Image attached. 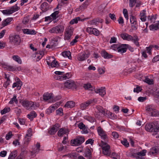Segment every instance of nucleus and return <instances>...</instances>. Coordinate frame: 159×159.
Wrapping results in <instances>:
<instances>
[{
  "mask_svg": "<svg viewBox=\"0 0 159 159\" xmlns=\"http://www.w3.org/2000/svg\"><path fill=\"white\" fill-rule=\"evenodd\" d=\"M22 106L28 110L35 109L39 107V104L38 102L32 101H25L22 102Z\"/></svg>",
  "mask_w": 159,
  "mask_h": 159,
  "instance_id": "1",
  "label": "nucleus"
},
{
  "mask_svg": "<svg viewBox=\"0 0 159 159\" xmlns=\"http://www.w3.org/2000/svg\"><path fill=\"white\" fill-rule=\"evenodd\" d=\"M61 97L59 96L54 98L52 93H45L43 95V99L48 102H52L53 101H56L60 99Z\"/></svg>",
  "mask_w": 159,
  "mask_h": 159,
  "instance_id": "2",
  "label": "nucleus"
},
{
  "mask_svg": "<svg viewBox=\"0 0 159 159\" xmlns=\"http://www.w3.org/2000/svg\"><path fill=\"white\" fill-rule=\"evenodd\" d=\"M98 135L104 142H107L108 140V137L106 132L100 126H99L97 129Z\"/></svg>",
  "mask_w": 159,
  "mask_h": 159,
  "instance_id": "3",
  "label": "nucleus"
},
{
  "mask_svg": "<svg viewBox=\"0 0 159 159\" xmlns=\"http://www.w3.org/2000/svg\"><path fill=\"white\" fill-rule=\"evenodd\" d=\"M147 150L143 149L140 152L137 153L131 152L129 156L131 157L135 158L137 159H144L143 157L145 156Z\"/></svg>",
  "mask_w": 159,
  "mask_h": 159,
  "instance_id": "4",
  "label": "nucleus"
},
{
  "mask_svg": "<svg viewBox=\"0 0 159 159\" xmlns=\"http://www.w3.org/2000/svg\"><path fill=\"white\" fill-rule=\"evenodd\" d=\"M64 28L63 25H58L51 29L49 32L51 33L62 34L64 31Z\"/></svg>",
  "mask_w": 159,
  "mask_h": 159,
  "instance_id": "5",
  "label": "nucleus"
},
{
  "mask_svg": "<svg viewBox=\"0 0 159 159\" xmlns=\"http://www.w3.org/2000/svg\"><path fill=\"white\" fill-rule=\"evenodd\" d=\"M95 115L98 118L106 116V113L104 109L100 106H97L96 107Z\"/></svg>",
  "mask_w": 159,
  "mask_h": 159,
  "instance_id": "6",
  "label": "nucleus"
},
{
  "mask_svg": "<svg viewBox=\"0 0 159 159\" xmlns=\"http://www.w3.org/2000/svg\"><path fill=\"white\" fill-rule=\"evenodd\" d=\"M100 146L102 147L103 154L107 156H109L111 153L110 146L107 144V142H104L102 140L101 141Z\"/></svg>",
  "mask_w": 159,
  "mask_h": 159,
  "instance_id": "7",
  "label": "nucleus"
},
{
  "mask_svg": "<svg viewBox=\"0 0 159 159\" xmlns=\"http://www.w3.org/2000/svg\"><path fill=\"white\" fill-rule=\"evenodd\" d=\"M10 42L15 46L20 44L21 42V39L18 35L10 36L9 37Z\"/></svg>",
  "mask_w": 159,
  "mask_h": 159,
  "instance_id": "8",
  "label": "nucleus"
},
{
  "mask_svg": "<svg viewBox=\"0 0 159 159\" xmlns=\"http://www.w3.org/2000/svg\"><path fill=\"white\" fill-rule=\"evenodd\" d=\"M84 140V138L83 137L78 136L76 139L71 140L70 143L73 146H79L83 143Z\"/></svg>",
  "mask_w": 159,
  "mask_h": 159,
  "instance_id": "9",
  "label": "nucleus"
},
{
  "mask_svg": "<svg viewBox=\"0 0 159 159\" xmlns=\"http://www.w3.org/2000/svg\"><path fill=\"white\" fill-rule=\"evenodd\" d=\"M74 28L71 27H68L65 32L64 39L68 40L70 39L73 33Z\"/></svg>",
  "mask_w": 159,
  "mask_h": 159,
  "instance_id": "10",
  "label": "nucleus"
},
{
  "mask_svg": "<svg viewBox=\"0 0 159 159\" xmlns=\"http://www.w3.org/2000/svg\"><path fill=\"white\" fill-rule=\"evenodd\" d=\"M130 21L132 30H137L138 28V25L136 18L134 16H131L130 18Z\"/></svg>",
  "mask_w": 159,
  "mask_h": 159,
  "instance_id": "11",
  "label": "nucleus"
},
{
  "mask_svg": "<svg viewBox=\"0 0 159 159\" xmlns=\"http://www.w3.org/2000/svg\"><path fill=\"white\" fill-rule=\"evenodd\" d=\"M64 86L68 89H75L76 86L74 82L72 80H67L64 83Z\"/></svg>",
  "mask_w": 159,
  "mask_h": 159,
  "instance_id": "12",
  "label": "nucleus"
},
{
  "mask_svg": "<svg viewBox=\"0 0 159 159\" xmlns=\"http://www.w3.org/2000/svg\"><path fill=\"white\" fill-rule=\"evenodd\" d=\"M89 56V52L86 54L84 52H82L78 54L77 59L79 61H83L88 58Z\"/></svg>",
  "mask_w": 159,
  "mask_h": 159,
  "instance_id": "13",
  "label": "nucleus"
},
{
  "mask_svg": "<svg viewBox=\"0 0 159 159\" xmlns=\"http://www.w3.org/2000/svg\"><path fill=\"white\" fill-rule=\"evenodd\" d=\"M60 127V125L58 124H56L48 131V133L51 134H54L58 130Z\"/></svg>",
  "mask_w": 159,
  "mask_h": 159,
  "instance_id": "14",
  "label": "nucleus"
},
{
  "mask_svg": "<svg viewBox=\"0 0 159 159\" xmlns=\"http://www.w3.org/2000/svg\"><path fill=\"white\" fill-rule=\"evenodd\" d=\"M159 153V147H155L151 148L148 154L151 156H155L157 154Z\"/></svg>",
  "mask_w": 159,
  "mask_h": 159,
  "instance_id": "15",
  "label": "nucleus"
},
{
  "mask_svg": "<svg viewBox=\"0 0 159 159\" xmlns=\"http://www.w3.org/2000/svg\"><path fill=\"white\" fill-rule=\"evenodd\" d=\"M128 46V44H122L118 47V52L121 53L125 52L127 49V47Z\"/></svg>",
  "mask_w": 159,
  "mask_h": 159,
  "instance_id": "16",
  "label": "nucleus"
},
{
  "mask_svg": "<svg viewBox=\"0 0 159 159\" xmlns=\"http://www.w3.org/2000/svg\"><path fill=\"white\" fill-rule=\"evenodd\" d=\"M95 92L97 93H99L102 97H103L106 93L105 88V87H102L99 89H95Z\"/></svg>",
  "mask_w": 159,
  "mask_h": 159,
  "instance_id": "17",
  "label": "nucleus"
},
{
  "mask_svg": "<svg viewBox=\"0 0 159 159\" xmlns=\"http://www.w3.org/2000/svg\"><path fill=\"white\" fill-rule=\"evenodd\" d=\"M69 132L68 129L64 128H61L57 132L58 136L62 137L65 134H68Z\"/></svg>",
  "mask_w": 159,
  "mask_h": 159,
  "instance_id": "18",
  "label": "nucleus"
},
{
  "mask_svg": "<svg viewBox=\"0 0 159 159\" xmlns=\"http://www.w3.org/2000/svg\"><path fill=\"white\" fill-rule=\"evenodd\" d=\"M154 124L152 123H148L145 126V129L147 131L154 132Z\"/></svg>",
  "mask_w": 159,
  "mask_h": 159,
  "instance_id": "19",
  "label": "nucleus"
},
{
  "mask_svg": "<svg viewBox=\"0 0 159 159\" xmlns=\"http://www.w3.org/2000/svg\"><path fill=\"white\" fill-rule=\"evenodd\" d=\"M51 8L50 6L46 2L43 3L40 6L41 9L43 12H45Z\"/></svg>",
  "mask_w": 159,
  "mask_h": 159,
  "instance_id": "20",
  "label": "nucleus"
},
{
  "mask_svg": "<svg viewBox=\"0 0 159 159\" xmlns=\"http://www.w3.org/2000/svg\"><path fill=\"white\" fill-rule=\"evenodd\" d=\"M121 38L124 40H126L128 41L133 40V37L127 33H124L120 34Z\"/></svg>",
  "mask_w": 159,
  "mask_h": 159,
  "instance_id": "21",
  "label": "nucleus"
},
{
  "mask_svg": "<svg viewBox=\"0 0 159 159\" xmlns=\"http://www.w3.org/2000/svg\"><path fill=\"white\" fill-rule=\"evenodd\" d=\"M5 68L8 70L11 71H18L21 70V68L20 66L16 67L15 66H13L10 65H7Z\"/></svg>",
  "mask_w": 159,
  "mask_h": 159,
  "instance_id": "22",
  "label": "nucleus"
},
{
  "mask_svg": "<svg viewBox=\"0 0 159 159\" xmlns=\"http://www.w3.org/2000/svg\"><path fill=\"white\" fill-rule=\"evenodd\" d=\"M78 153L76 152H71L66 154L65 156H66L71 159H77Z\"/></svg>",
  "mask_w": 159,
  "mask_h": 159,
  "instance_id": "23",
  "label": "nucleus"
},
{
  "mask_svg": "<svg viewBox=\"0 0 159 159\" xmlns=\"http://www.w3.org/2000/svg\"><path fill=\"white\" fill-rule=\"evenodd\" d=\"M140 19L142 21H145L146 20V11L143 10L140 13L139 15Z\"/></svg>",
  "mask_w": 159,
  "mask_h": 159,
  "instance_id": "24",
  "label": "nucleus"
},
{
  "mask_svg": "<svg viewBox=\"0 0 159 159\" xmlns=\"http://www.w3.org/2000/svg\"><path fill=\"white\" fill-rule=\"evenodd\" d=\"M152 75L148 76L143 75L142 74H139L138 75L137 79L139 80H152Z\"/></svg>",
  "mask_w": 159,
  "mask_h": 159,
  "instance_id": "25",
  "label": "nucleus"
},
{
  "mask_svg": "<svg viewBox=\"0 0 159 159\" xmlns=\"http://www.w3.org/2000/svg\"><path fill=\"white\" fill-rule=\"evenodd\" d=\"M71 76V74L70 73H67L63 76H58L57 80H63L70 79Z\"/></svg>",
  "mask_w": 159,
  "mask_h": 159,
  "instance_id": "26",
  "label": "nucleus"
},
{
  "mask_svg": "<svg viewBox=\"0 0 159 159\" xmlns=\"http://www.w3.org/2000/svg\"><path fill=\"white\" fill-rule=\"evenodd\" d=\"M92 101V100H89L87 101L81 103L80 104V107L81 109L82 110L85 109L91 104Z\"/></svg>",
  "mask_w": 159,
  "mask_h": 159,
  "instance_id": "27",
  "label": "nucleus"
},
{
  "mask_svg": "<svg viewBox=\"0 0 159 159\" xmlns=\"http://www.w3.org/2000/svg\"><path fill=\"white\" fill-rule=\"evenodd\" d=\"M22 30L24 34H27L34 35L36 34V31L34 30L23 29Z\"/></svg>",
  "mask_w": 159,
  "mask_h": 159,
  "instance_id": "28",
  "label": "nucleus"
},
{
  "mask_svg": "<svg viewBox=\"0 0 159 159\" xmlns=\"http://www.w3.org/2000/svg\"><path fill=\"white\" fill-rule=\"evenodd\" d=\"M152 92H151L155 95L157 98H159V87H155L153 88L152 90Z\"/></svg>",
  "mask_w": 159,
  "mask_h": 159,
  "instance_id": "29",
  "label": "nucleus"
},
{
  "mask_svg": "<svg viewBox=\"0 0 159 159\" xmlns=\"http://www.w3.org/2000/svg\"><path fill=\"white\" fill-rule=\"evenodd\" d=\"M101 55L103 57L106 59L111 58L113 57L111 55L109 54L105 50H103L102 51Z\"/></svg>",
  "mask_w": 159,
  "mask_h": 159,
  "instance_id": "30",
  "label": "nucleus"
},
{
  "mask_svg": "<svg viewBox=\"0 0 159 159\" xmlns=\"http://www.w3.org/2000/svg\"><path fill=\"white\" fill-rule=\"evenodd\" d=\"M57 107H56V104L52 105V106H50L48 109L46 110V112L47 114H49L52 113L57 108Z\"/></svg>",
  "mask_w": 159,
  "mask_h": 159,
  "instance_id": "31",
  "label": "nucleus"
},
{
  "mask_svg": "<svg viewBox=\"0 0 159 159\" xmlns=\"http://www.w3.org/2000/svg\"><path fill=\"white\" fill-rule=\"evenodd\" d=\"M84 154L85 157L88 159H91L92 158L91 152L89 148H87L86 149Z\"/></svg>",
  "mask_w": 159,
  "mask_h": 159,
  "instance_id": "32",
  "label": "nucleus"
},
{
  "mask_svg": "<svg viewBox=\"0 0 159 159\" xmlns=\"http://www.w3.org/2000/svg\"><path fill=\"white\" fill-rule=\"evenodd\" d=\"M37 116L36 112L34 111H32L28 114L27 116L31 120H33L34 118L36 117Z\"/></svg>",
  "mask_w": 159,
  "mask_h": 159,
  "instance_id": "33",
  "label": "nucleus"
},
{
  "mask_svg": "<svg viewBox=\"0 0 159 159\" xmlns=\"http://www.w3.org/2000/svg\"><path fill=\"white\" fill-rule=\"evenodd\" d=\"M12 18L11 17L7 18L2 22V25L3 27L7 25L10 24V22L12 21Z\"/></svg>",
  "mask_w": 159,
  "mask_h": 159,
  "instance_id": "34",
  "label": "nucleus"
},
{
  "mask_svg": "<svg viewBox=\"0 0 159 159\" xmlns=\"http://www.w3.org/2000/svg\"><path fill=\"white\" fill-rule=\"evenodd\" d=\"M102 19L97 18L94 19L89 21V23L91 25H96L97 22H102Z\"/></svg>",
  "mask_w": 159,
  "mask_h": 159,
  "instance_id": "35",
  "label": "nucleus"
},
{
  "mask_svg": "<svg viewBox=\"0 0 159 159\" xmlns=\"http://www.w3.org/2000/svg\"><path fill=\"white\" fill-rule=\"evenodd\" d=\"M40 143H37L36 145V146L34 148V149H33V150L32 151V153L35 154L36 153H38L39 152L40 149Z\"/></svg>",
  "mask_w": 159,
  "mask_h": 159,
  "instance_id": "36",
  "label": "nucleus"
},
{
  "mask_svg": "<svg viewBox=\"0 0 159 159\" xmlns=\"http://www.w3.org/2000/svg\"><path fill=\"white\" fill-rule=\"evenodd\" d=\"M83 87L87 90L92 91L94 89V87L89 83L84 84Z\"/></svg>",
  "mask_w": 159,
  "mask_h": 159,
  "instance_id": "37",
  "label": "nucleus"
},
{
  "mask_svg": "<svg viewBox=\"0 0 159 159\" xmlns=\"http://www.w3.org/2000/svg\"><path fill=\"white\" fill-rule=\"evenodd\" d=\"M19 9L20 8L17 6V4H16L10 8V11H11L12 14L18 11Z\"/></svg>",
  "mask_w": 159,
  "mask_h": 159,
  "instance_id": "38",
  "label": "nucleus"
},
{
  "mask_svg": "<svg viewBox=\"0 0 159 159\" xmlns=\"http://www.w3.org/2000/svg\"><path fill=\"white\" fill-rule=\"evenodd\" d=\"M149 28L151 30H157L159 29V24H156L154 25H152L149 26Z\"/></svg>",
  "mask_w": 159,
  "mask_h": 159,
  "instance_id": "39",
  "label": "nucleus"
},
{
  "mask_svg": "<svg viewBox=\"0 0 159 159\" xmlns=\"http://www.w3.org/2000/svg\"><path fill=\"white\" fill-rule=\"evenodd\" d=\"M75 106V103L73 101L68 102L65 104V107L67 108H72Z\"/></svg>",
  "mask_w": 159,
  "mask_h": 159,
  "instance_id": "40",
  "label": "nucleus"
},
{
  "mask_svg": "<svg viewBox=\"0 0 159 159\" xmlns=\"http://www.w3.org/2000/svg\"><path fill=\"white\" fill-rule=\"evenodd\" d=\"M108 156L113 159H119L120 158V156L115 152H113L111 154L110 153Z\"/></svg>",
  "mask_w": 159,
  "mask_h": 159,
  "instance_id": "41",
  "label": "nucleus"
},
{
  "mask_svg": "<svg viewBox=\"0 0 159 159\" xmlns=\"http://www.w3.org/2000/svg\"><path fill=\"white\" fill-rule=\"evenodd\" d=\"M154 108L153 105H148L145 107L146 110L148 112L149 114L153 111Z\"/></svg>",
  "mask_w": 159,
  "mask_h": 159,
  "instance_id": "42",
  "label": "nucleus"
},
{
  "mask_svg": "<svg viewBox=\"0 0 159 159\" xmlns=\"http://www.w3.org/2000/svg\"><path fill=\"white\" fill-rule=\"evenodd\" d=\"M17 155V152L16 150H15L11 153L8 159H14Z\"/></svg>",
  "mask_w": 159,
  "mask_h": 159,
  "instance_id": "43",
  "label": "nucleus"
},
{
  "mask_svg": "<svg viewBox=\"0 0 159 159\" xmlns=\"http://www.w3.org/2000/svg\"><path fill=\"white\" fill-rule=\"evenodd\" d=\"M12 58L14 60L20 64H21L22 63V61L20 58L17 55H14L12 56Z\"/></svg>",
  "mask_w": 159,
  "mask_h": 159,
  "instance_id": "44",
  "label": "nucleus"
},
{
  "mask_svg": "<svg viewBox=\"0 0 159 159\" xmlns=\"http://www.w3.org/2000/svg\"><path fill=\"white\" fill-rule=\"evenodd\" d=\"M17 96L16 95H14L13 97L11 98L9 102V103L10 104H13L14 102L16 104L18 103V100L16 98Z\"/></svg>",
  "mask_w": 159,
  "mask_h": 159,
  "instance_id": "45",
  "label": "nucleus"
},
{
  "mask_svg": "<svg viewBox=\"0 0 159 159\" xmlns=\"http://www.w3.org/2000/svg\"><path fill=\"white\" fill-rule=\"evenodd\" d=\"M22 85V82L20 81V80H19V81H17L16 82L13 83L12 85V87L14 88L15 87H17V88L20 87V88Z\"/></svg>",
  "mask_w": 159,
  "mask_h": 159,
  "instance_id": "46",
  "label": "nucleus"
},
{
  "mask_svg": "<svg viewBox=\"0 0 159 159\" xmlns=\"http://www.w3.org/2000/svg\"><path fill=\"white\" fill-rule=\"evenodd\" d=\"M50 66L52 67H57L59 66V65L58 63V62L56 61L55 58L51 62Z\"/></svg>",
  "mask_w": 159,
  "mask_h": 159,
  "instance_id": "47",
  "label": "nucleus"
},
{
  "mask_svg": "<svg viewBox=\"0 0 159 159\" xmlns=\"http://www.w3.org/2000/svg\"><path fill=\"white\" fill-rule=\"evenodd\" d=\"M62 56L64 57H68L70 59L71 57L70 52V51H65L62 53Z\"/></svg>",
  "mask_w": 159,
  "mask_h": 159,
  "instance_id": "48",
  "label": "nucleus"
},
{
  "mask_svg": "<svg viewBox=\"0 0 159 159\" xmlns=\"http://www.w3.org/2000/svg\"><path fill=\"white\" fill-rule=\"evenodd\" d=\"M80 17H77L75 18L74 19L70 21V24L71 25H73L74 24H76L78 23V20H80Z\"/></svg>",
  "mask_w": 159,
  "mask_h": 159,
  "instance_id": "49",
  "label": "nucleus"
},
{
  "mask_svg": "<svg viewBox=\"0 0 159 159\" xmlns=\"http://www.w3.org/2000/svg\"><path fill=\"white\" fill-rule=\"evenodd\" d=\"M56 113L57 115L60 116H62L63 115V110L62 108L60 107L56 111Z\"/></svg>",
  "mask_w": 159,
  "mask_h": 159,
  "instance_id": "50",
  "label": "nucleus"
},
{
  "mask_svg": "<svg viewBox=\"0 0 159 159\" xmlns=\"http://www.w3.org/2000/svg\"><path fill=\"white\" fill-rule=\"evenodd\" d=\"M1 12L5 15H8L12 14V13L9 9H6L1 11Z\"/></svg>",
  "mask_w": 159,
  "mask_h": 159,
  "instance_id": "51",
  "label": "nucleus"
},
{
  "mask_svg": "<svg viewBox=\"0 0 159 159\" xmlns=\"http://www.w3.org/2000/svg\"><path fill=\"white\" fill-rule=\"evenodd\" d=\"M92 34H93L95 36H98L100 34V32L97 29L93 28L92 30Z\"/></svg>",
  "mask_w": 159,
  "mask_h": 159,
  "instance_id": "52",
  "label": "nucleus"
},
{
  "mask_svg": "<svg viewBox=\"0 0 159 159\" xmlns=\"http://www.w3.org/2000/svg\"><path fill=\"white\" fill-rule=\"evenodd\" d=\"M150 115L152 116H159V112L154 108Z\"/></svg>",
  "mask_w": 159,
  "mask_h": 159,
  "instance_id": "53",
  "label": "nucleus"
},
{
  "mask_svg": "<svg viewBox=\"0 0 159 159\" xmlns=\"http://www.w3.org/2000/svg\"><path fill=\"white\" fill-rule=\"evenodd\" d=\"M10 111V107H5L1 111V113L2 115L5 114Z\"/></svg>",
  "mask_w": 159,
  "mask_h": 159,
  "instance_id": "54",
  "label": "nucleus"
},
{
  "mask_svg": "<svg viewBox=\"0 0 159 159\" xmlns=\"http://www.w3.org/2000/svg\"><path fill=\"white\" fill-rule=\"evenodd\" d=\"M121 143L125 147H128L129 146V144L127 140L126 139H124L121 141Z\"/></svg>",
  "mask_w": 159,
  "mask_h": 159,
  "instance_id": "55",
  "label": "nucleus"
},
{
  "mask_svg": "<svg viewBox=\"0 0 159 159\" xmlns=\"http://www.w3.org/2000/svg\"><path fill=\"white\" fill-rule=\"evenodd\" d=\"M55 57H49L47 60V64L49 66H50L51 62L54 59Z\"/></svg>",
  "mask_w": 159,
  "mask_h": 159,
  "instance_id": "56",
  "label": "nucleus"
},
{
  "mask_svg": "<svg viewBox=\"0 0 159 159\" xmlns=\"http://www.w3.org/2000/svg\"><path fill=\"white\" fill-rule=\"evenodd\" d=\"M142 90V88L138 85H137L136 88H134V92H136L139 93L140 92H141Z\"/></svg>",
  "mask_w": 159,
  "mask_h": 159,
  "instance_id": "57",
  "label": "nucleus"
},
{
  "mask_svg": "<svg viewBox=\"0 0 159 159\" xmlns=\"http://www.w3.org/2000/svg\"><path fill=\"white\" fill-rule=\"evenodd\" d=\"M139 40V39L137 37L135 38V39H133V40L132 41L137 46L139 47V44L138 42Z\"/></svg>",
  "mask_w": 159,
  "mask_h": 159,
  "instance_id": "58",
  "label": "nucleus"
},
{
  "mask_svg": "<svg viewBox=\"0 0 159 159\" xmlns=\"http://www.w3.org/2000/svg\"><path fill=\"white\" fill-rule=\"evenodd\" d=\"M32 135L31 129H29L28 130L27 132L25 135V137L26 138L27 137H31Z\"/></svg>",
  "mask_w": 159,
  "mask_h": 159,
  "instance_id": "59",
  "label": "nucleus"
},
{
  "mask_svg": "<svg viewBox=\"0 0 159 159\" xmlns=\"http://www.w3.org/2000/svg\"><path fill=\"white\" fill-rule=\"evenodd\" d=\"M57 148L58 151H61L64 149V147L62 143H59L57 145Z\"/></svg>",
  "mask_w": 159,
  "mask_h": 159,
  "instance_id": "60",
  "label": "nucleus"
},
{
  "mask_svg": "<svg viewBox=\"0 0 159 159\" xmlns=\"http://www.w3.org/2000/svg\"><path fill=\"white\" fill-rule=\"evenodd\" d=\"M14 111L18 116L20 115V114L21 112V109L17 107L15 108Z\"/></svg>",
  "mask_w": 159,
  "mask_h": 159,
  "instance_id": "61",
  "label": "nucleus"
},
{
  "mask_svg": "<svg viewBox=\"0 0 159 159\" xmlns=\"http://www.w3.org/2000/svg\"><path fill=\"white\" fill-rule=\"evenodd\" d=\"M136 3V0H129V6L131 7H133Z\"/></svg>",
  "mask_w": 159,
  "mask_h": 159,
  "instance_id": "62",
  "label": "nucleus"
},
{
  "mask_svg": "<svg viewBox=\"0 0 159 159\" xmlns=\"http://www.w3.org/2000/svg\"><path fill=\"white\" fill-rule=\"evenodd\" d=\"M59 13L58 11H56L52 13L51 15L53 19H56L57 18L56 16Z\"/></svg>",
  "mask_w": 159,
  "mask_h": 159,
  "instance_id": "63",
  "label": "nucleus"
},
{
  "mask_svg": "<svg viewBox=\"0 0 159 159\" xmlns=\"http://www.w3.org/2000/svg\"><path fill=\"white\" fill-rule=\"evenodd\" d=\"M112 135L115 139H116L118 138L119 137V134L118 133L115 131L113 132L112 133Z\"/></svg>",
  "mask_w": 159,
  "mask_h": 159,
  "instance_id": "64",
  "label": "nucleus"
}]
</instances>
